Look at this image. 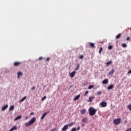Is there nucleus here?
Here are the masks:
<instances>
[{"label":"nucleus","instance_id":"obj_37","mask_svg":"<svg viewBox=\"0 0 131 131\" xmlns=\"http://www.w3.org/2000/svg\"><path fill=\"white\" fill-rule=\"evenodd\" d=\"M35 86H33L31 88V90L32 91H33V90H35Z\"/></svg>","mask_w":131,"mask_h":131},{"label":"nucleus","instance_id":"obj_26","mask_svg":"<svg viewBox=\"0 0 131 131\" xmlns=\"http://www.w3.org/2000/svg\"><path fill=\"white\" fill-rule=\"evenodd\" d=\"M94 85H90L88 87L89 90H92V89H93Z\"/></svg>","mask_w":131,"mask_h":131},{"label":"nucleus","instance_id":"obj_29","mask_svg":"<svg viewBox=\"0 0 131 131\" xmlns=\"http://www.w3.org/2000/svg\"><path fill=\"white\" fill-rule=\"evenodd\" d=\"M127 107L128 108V109H129L130 111H131V104L128 105Z\"/></svg>","mask_w":131,"mask_h":131},{"label":"nucleus","instance_id":"obj_9","mask_svg":"<svg viewBox=\"0 0 131 131\" xmlns=\"http://www.w3.org/2000/svg\"><path fill=\"white\" fill-rule=\"evenodd\" d=\"M19 65H21V62L20 61H17L14 62V66L17 67L19 66Z\"/></svg>","mask_w":131,"mask_h":131},{"label":"nucleus","instance_id":"obj_27","mask_svg":"<svg viewBox=\"0 0 131 131\" xmlns=\"http://www.w3.org/2000/svg\"><path fill=\"white\" fill-rule=\"evenodd\" d=\"M102 51H103V48L102 47H100L99 48V54H102Z\"/></svg>","mask_w":131,"mask_h":131},{"label":"nucleus","instance_id":"obj_8","mask_svg":"<svg viewBox=\"0 0 131 131\" xmlns=\"http://www.w3.org/2000/svg\"><path fill=\"white\" fill-rule=\"evenodd\" d=\"M68 128V125L66 124L63 126V127L62 129V130L66 131V130H67Z\"/></svg>","mask_w":131,"mask_h":131},{"label":"nucleus","instance_id":"obj_4","mask_svg":"<svg viewBox=\"0 0 131 131\" xmlns=\"http://www.w3.org/2000/svg\"><path fill=\"white\" fill-rule=\"evenodd\" d=\"M8 107H9V105L6 104L5 105L3 106L2 108V111H5L6 109H8Z\"/></svg>","mask_w":131,"mask_h":131},{"label":"nucleus","instance_id":"obj_44","mask_svg":"<svg viewBox=\"0 0 131 131\" xmlns=\"http://www.w3.org/2000/svg\"><path fill=\"white\" fill-rule=\"evenodd\" d=\"M33 114H34V113H31L30 114V115H33Z\"/></svg>","mask_w":131,"mask_h":131},{"label":"nucleus","instance_id":"obj_1","mask_svg":"<svg viewBox=\"0 0 131 131\" xmlns=\"http://www.w3.org/2000/svg\"><path fill=\"white\" fill-rule=\"evenodd\" d=\"M89 112L90 116H94V115H95L97 112V110H95V108H94L93 107H90L89 109Z\"/></svg>","mask_w":131,"mask_h":131},{"label":"nucleus","instance_id":"obj_36","mask_svg":"<svg viewBox=\"0 0 131 131\" xmlns=\"http://www.w3.org/2000/svg\"><path fill=\"white\" fill-rule=\"evenodd\" d=\"M50 131H56V128H54L53 129L50 130Z\"/></svg>","mask_w":131,"mask_h":131},{"label":"nucleus","instance_id":"obj_24","mask_svg":"<svg viewBox=\"0 0 131 131\" xmlns=\"http://www.w3.org/2000/svg\"><path fill=\"white\" fill-rule=\"evenodd\" d=\"M74 125V122H72L70 123H69L68 125V126H69V127H71L72 126Z\"/></svg>","mask_w":131,"mask_h":131},{"label":"nucleus","instance_id":"obj_41","mask_svg":"<svg viewBox=\"0 0 131 131\" xmlns=\"http://www.w3.org/2000/svg\"><path fill=\"white\" fill-rule=\"evenodd\" d=\"M130 73H131V70L127 72L128 74H129Z\"/></svg>","mask_w":131,"mask_h":131},{"label":"nucleus","instance_id":"obj_45","mask_svg":"<svg viewBox=\"0 0 131 131\" xmlns=\"http://www.w3.org/2000/svg\"><path fill=\"white\" fill-rule=\"evenodd\" d=\"M127 40H129V37H127Z\"/></svg>","mask_w":131,"mask_h":131},{"label":"nucleus","instance_id":"obj_16","mask_svg":"<svg viewBox=\"0 0 131 131\" xmlns=\"http://www.w3.org/2000/svg\"><path fill=\"white\" fill-rule=\"evenodd\" d=\"M89 45H90V46H91L92 48H94V49H95V48H96V47L95 46V43H92V42H89Z\"/></svg>","mask_w":131,"mask_h":131},{"label":"nucleus","instance_id":"obj_30","mask_svg":"<svg viewBox=\"0 0 131 131\" xmlns=\"http://www.w3.org/2000/svg\"><path fill=\"white\" fill-rule=\"evenodd\" d=\"M112 48H113V47L111 45H110L108 46V50H112Z\"/></svg>","mask_w":131,"mask_h":131},{"label":"nucleus","instance_id":"obj_21","mask_svg":"<svg viewBox=\"0 0 131 131\" xmlns=\"http://www.w3.org/2000/svg\"><path fill=\"white\" fill-rule=\"evenodd\" d=\"M106 66H109V65H112V61H108L106 63Z\"/></svg>","mask_w":131,"mask_h":131},{"label":"nucleus","instance_id":"obj_7","mask_svg":"<svg viewBox=\"0 0 131 131\" xmlns=\"http://www.w3.org/2000/svg\"><path fill=\"white\" fill-rule=\"evenodd\" d=\"M101 107H106L107 106V103L105 101L102 102L101 103Z\"/></svg>","mask_w":131,"mask_h":131},{"label":"nucleus","instance_id":"obj_23","mask_svg":"<svg viewBox=\"0 0 131 131\" xmlns=\"http://www.w3.org/2000/svg\"><path fill=\"white\" fill-rule=\"evenodd\" d=\"M26 99V96H25L23 99L19 100V103H22V102H24V100Z\"/></svg>","mask_w":131,"mask_h":131},{"label":"nucleus","instance_id":"obj_20","mask_svg":"<svg viewBox=\"0 0 131 131\" xmlns=\"http://www.w3.org/2000/svg\"><path fill=\"white\" fill-rule=\"evenodd\" d=\"M14 109H15V107L14 106V105H11L9 108V111H13Z\"/></svg>","mask_w":131,"mask_h":131},{"label":"nucleus","instance_id":"obj_40","mask_svg":"<svg viewBox=\"0 0 131 131\" xmlns=\"http://www.w3.org/2000/svg\"><path fill=\"white\" fill-rule=\"evenodd\" d=\"M39 61H40V60H42V57H39L38 58Z\"/></svg>","mask_w":131,"mask_h":131},{"label":"nucleus","instance_id":"obj_13","mask_svg":"<svg viewBox=\"0 0 131 131\" xmlns=\"http://www.w3.org/2000/svg\"><path fill=\"white\" fill-rule=\"evenodd\" d=\"M48 113H49V112H47L43 113L42 116L41 118V119L42 120V119H43L45 118V117H46V116L47 115V114H48Z\"/></svg>","mask_w":131,"mask_h":131},{"label":"nucleus","instance_id":"obj_42","mask_svg":"<svg viewBox=\"0 0 131 131\" xmlns=\"http://www.w3.org/2000/svg\"><path fill=\"white\" fill-rule=\"evenodd\" d=\"M79 129H80V127H78L77 130H79Z\"/></svg>","mask_w":131,"mask_h":131},{"label":"nucleus","instance_id":"obj_2","mask_svg":"<svg viewBox=\"0 0 131 131\" xmlns=\"http://www.w3.org/2000/svg\"><path fill=\"white\" fill-rule=\"evenodd\" d=\"M36 120V118L35 117H33L29 121V122H27L25 123L26 126H29L31 125V124H33L34 122H35V121Z\"/></svg>","mask_w":131,"mask_h":131},{"label":"nucleus","instance_id":"obj_14","mask_svg":"<svg viewBox=\"0 0 131 131\" xmlns=\"http://www.w3.org/2000/svg\"><path fill=\"white\" fill-rule=\"evenodd\" d=\"M113 88H114V85L111 84V85H110V86H108L107 90L110 91V90H112V89H113Z\"/></svg>","mask_w":131,"mask_h":131},{"label":"nucleus","instance_id":"obj_33","mask_svg":"<svg viewBox=\"0 0 131 131\" xmlns=\"http://www.w3.org/2000/svg\"><path fill=\"white\" fill-rule=\"evenodd\" d=\"M102 92L99 91L97 93L96 95H98V96H100V95H101Z\"/></svg>","mask_w":131,"mask_h":131},{"label":"nucleus","instance_id":"obj_34","mask_svg":"<svg viewBox=\"0 0 131 131\" xmlns=\"http://www.w3.org/2000/svg\"><path fill=\"white\" fill-rule=\"evenodd\" d=\"M46 62H50V57H48L46 59Z\"/></svg>","mask_w":131,"mask_h":131},{"label":"nucleus","instance_id":"obj_18","mask_svg":"<svg viewBox=\"0 0 131 131\" xmlns=\"http://www.w3.org/2000/svg\"><path fill=\"white\" fill-rule=\"evenodd\" d=\"M79 98H80V95H77V96L74 99V101H76V100H78V99H79Z\"/></svg>","mask_w":131,"mask_h":131},{"label":"nucleus","instance_id":"obj_3","mask_svg":"<svg viewBox=\"0 0 131 131\" xmlns=\"http://www.w3.org/2000/svg\"><path fill=\"white\" fill-rule=\"evenodd\" d=\"M113 122L115 125H118V124H120V122H121V119L120 118L116 119L113 120Z\"/></svg>","mask_w":131,"mask_h":131},{"label":"nucleus","instance_id":"obj_32","mask_svg":"<svg viewBox=\"0 0 131 131\" xmlns=\"http://www.w3.org/2000/svg\"><path fill=\"white\" fill-rule=\"evenodd\" d=\"M122 47L123 48H126V44H125V43H122Z\"/></svg>","mask_w":131,"mask_h":131},{"label":"nucleus","instance_id":"obj_35","mask_svg":"<svg viewBox=\"0 0 131 131\" xmlns=\"http://www.w3.org/2000/svg\"><path fill=\"white\" fill-rule=\"evenodd\" d=\"M89 94V91H86L84 94V96H86V95H88Z\"/></svg>","mask_w":131,"mask_h":131},{"label":"nucleus","instance_id":"obj_15","mask_svg":"<svg viewBox=\"0 0 131 131\" xmlns=\"http://www.w3.org/2000/svg\"><path fill=\"white\" fill-rule=\"evenodd\" d=\"M17 130V126H14L12 128H11L9 131H14Z\"/></svg>","mask_w":131,"mask_h":131},{"label":"nucleus","instance_id":"obj_25","mask_svg":"<svg viewBox=\"0 0 131 131\" xmlns=\"http://www.w3.org/2000/svg\"><path fill=\"white\" fill-rule=\"evenodd\" d=\"M80 67V65L79 64H78L77 66V68L75 69V70L76 71L79 69V68Z\"/></svg>","mask_w":131,"mask_h":131},{"label":"nucleus","instance_id":"obj_28","mask_svg":"<svg viewBox=\"0 0 131 131\" xmlns=\"http://www.w3.org/2000/svg\"><path fill=\"white\" fill-rule=\"evenodd\" d=\"M87 121L88 119L86 118H84L82 120V122H86Z\"/></svg>","mask_w":131,"mask_h":131},{"label":"nucleus","instance_id":"obj_39","mask_svg":"<svg viewBox=\"0 0 131 131\" xmlns=\"http://www.w3.org/2000/svg\"><path fill=\"white\" fill-rule=\"evenodd\" d=\"M83 58V55H81L80 57V58H79V59H82Z\"/></svg>","mask_w":131,"mask_h":131},{"label":"nucleus","instance_id":"obj_12","mask_svg":"<svg viewBox=\"0 0 131 131\" xmlns=\"http://www.w3.org/2000/svg\"><path fill=\"white\" fill-rule=\"evenodd\" d=\"M115 72V71H114V69H112V70L108 73L109 75H113Z\"/></svg>","mask_w":131,"mask_h":131},{"label":"nucleus","instance_id":"obj_22","mask_svg":"<svg viewBox=\"0 0 131 131\" xmlns=\"http://www.w3.org/2000/svg\"><path fill=\"white\" fill-rule=\"evenodd\" d=\"M120 37H121V33H119V34H118V35L116 36V39H119Z\"/></svg>","mask_w":131,"mask_h":131},{"label":"nucleus","instance_id":"obj_11","mask_svg":"<svg viewBox=\"0 0 131 131\" xmlns=\"http://www.w3.org/2000/svg\"><path fill=\"white\" fill-rule=\"evenodd\" d=\"M21 118H22V116H18L16 118L14 119V121H17V120H19V119H21Z\"/></svg>","mask_w":131,"mask_h":131},{"label":"nucleus","instance_id":"obj_38","mask_svg":"<svg viewBox=\"0 0 131 131\" xmlns=\"http://www.w3.org/2000/svg\"><path fill=\"white\" fill-rule=\"evenodd\" d=\"M126 131H131V128L127 129Z\"/></svg>","mask_w":131,"mask_h":131},{"label":"nucleus","instance_id":"obj_10","mask_svg":"<svg viewBox=\"0 0 131 131\" xmlns=\"http://www.w3.org/2000/svg\"><path fill=\"white\" fill-rule=\"evenodd\" d=\"M108 82V79H105L102 81L103 84H107Z\"/></svg>","mask_w":131,"mask_h":131},{"label":"nucleus","instance_id":"obj_17","mask_svg":"<svg viewBox=\"0 0 131 131\" xmlns=\"http://www.w3.org/2000/svg\"><path fill=\"white\" fill-rule=\"evenodd\" d=\"M75 71H74L70 74L71 77H74V75H75Z\"/></svg>","mask_w":131,"mask_h":131},{"label":"nucleus","instance_id":"obj_19","mask_svg":"<svg viewBox=\"0 0 131 131\" xmlns=\"http://www.w3.org/2000/svg\"><path fill=\"white\" fill-rule=\"evenodd\" d=\"M95 99V97H89V99L88 100V102H92L93 99Z\"/></svg>","mask_w":131,"mask_h":131},{"label":"nucleus","instance_id":"obj_5","mask_svg":"<svg viewBox=\"0 0 131 131\" xmlns=\"http://www.w3.org/2000/svg\"><path fill=\"white\" fill-rule=\"evenodd\" d=\"M80 113L82 115L85 114V113H86V110H85V108L82 109L80 111Z\"/></svg>","mask_w":131,"mask_h":131},{"label":"nucleus","instance_id":"obj_43","mask_svg":"<svg viewBox=\"0 0 131 131\" xmlns=\"http://www.w3.org/2000/svg\"><path fill=\"white\" fill-rule=\"evenodd\" d=\"M27 119H28V117H26L25 118V120H27Z\"/></svg>","mask_w":131,"mask_h":131},{"label":"nucleus","instance_id":"obj_31","mask_svg":"<svg viewBox=\"0 0 131 131\" xmlns=\"http://www.w3.org/2000/svg\"><path fill=\"white\" fill-rule=\"evenodd\" d=\"M47 99V96H45L43 97L42 98L41 101H45Z\"/></svg>","mask_w":131,"mask_h":131},{"label":"nucleus","instance_id":"obj_6","mask_svg":"<svg viewBox=\"0 0 131 131\" xmlns=\"http://www.w3.org/2000/svg\"><path fill=\"white\" fill-rule=\"evenodd\" d=\"M23 75V73L22 72L19 71L17 73V78H20V76H22Z\"/></svg>","mask_w":131,"mask_h":131}]
</instances>
